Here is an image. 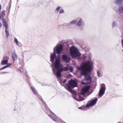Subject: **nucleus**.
Instances as JSON below:
<instances>
[{"instance_id": "2", "label": "nucleus", "mask_w": 123, "mask_h": 123, "mask_svg": "<svg viewBox=\"0 0 123 123\" xmlns=\"http://www.w3.org/2000/svg\"><path fill=\"white\" fill-rule=\"evenodd\" d=\"M63 47L62 45L61 44H57L53 48L54 52L52 54L51 53L50 56V60L52 63V66L54 64V60L58 57V56L61 51L63 50Z\"/></svg>"}, {"instance_id": "1", "label": "nucleus", "mask_w": 123, "mask_h": 123, "mask_svg": "<svg viewBox=\"0 0 123 123\" xmlns=\"http://www.w3.org/2000/svg\"><path fill=\"white\" fill-rule=\"evenodd\" d=\"M93 63L92 61H88L84 63L78 68L80 72V75H84L85 80L82 82L81 84L84 85H88L92 83V78L88 74L92 70Z\"/></svg>"}, {"instance_id": "17", "label": "nucleus", "mask_w": 123, "mask_h": 123, "mask_svg": "<svg viewBox=\"0 0 123 123\" xmlns=\"http://www.w3.org/2000/svg\"><path fill=\"white\" fill-rule=\"evenodd\" d=\"M8 62V61L7 60H3L1 62V64L2 65L6 64H7Z\"/></svg>"}, {"instance_id": "24", "label": "nucleus", "mask_w": 123, "mask_h": 123, "mask_svg": "<svg viewBox=\"0 0 123 123\" xmlns=\"http://www.w3.org/2000/svg\"><path fill=\"white\" fill-rule=\"evenodd\" d=\"M64 12V10L63 9L60 10L59 12L60 14H62Z\"/></svg>"}, {"instance_id": "32", "label": "nucleus", "mask_w": 123, "mask_h": 123, "mask_svg": "<svg viewBox=\"0 0 123 123\" xmlns=\"http://www.w3.org/2000/svg\"><path fill=\"white\" fill-rule=\"evenodd\" d=\"M86 58V56H85V55H84L83 56V58H84V59H85Z\"/></svg>"}, {"instance_id": "13", "label": "nucleus", "mask_w": 123, "mask_h": 123, "mask_svg": "<svg viewBox=\"0 0 123 123\" xmlns=\"http://www.w3.org/2000/svg\"><path fill=\"white\" fill-rule=\"evenodd\" d=\"M114 2L116 4L121 5L123 2V0H115Z\"/></svg>"}, {"instance_id": "10", "label": "nucleus", "mask_w": 123, "mask_h": 123, "mask_svg": "<svg viewBox=\"0 0 123 123\" xmlns=\"http://www.w3.org/2000/svg\"><path fill=\"white\" fill-rule=\"evenodd\" d=\"M12 59L13 60V62H14L15 61L17 60L18 57V55L16 53L15 50H14L12 51Z\"/></svg>"}, {"instance_id": "30", "label": "nucleus", "mask_w": 123, "mask_h": 123, "mask_svg": "<svg viewBox=\"0 0 123 123\" xmlns=\"http://www.w3.org/2000/svg\"><path fill=\"white\" fill-rule=\"evenodd\" d=\"M67 81V80L66 79H65L64 80L62 84L65 83Z\"/></svg>"}, {"instance_id": "11", "label": "nucleus", "mask_w": 123, "mask_h": 123, "mask_svg": "<svg viewBox=\"0 0 123 123\" xmlns=\"http://www.w3.org/2000/svg\"><path fill=\"white\" fill-rule=\"evenodd\" d=\"M62 59L64 62L66 63L69 62L70 60V57L66 55H62Z\"/></svg>"}, {"instance_id": "6", "label": "nucleus", "mask_w": 123, "mask_h": 123, "mask_svg": "<svg viewBox=\"0 0 123 123\" xmlns=\"http://www.w3.org/2000/svg\"><path fill=\"white\" fill-rule=\"evenodd\" d=\"M90 87L89 86H86L83 87L81 89V94L82 95H84V96L86 97L88 96L90 94H88L86 95V93H87V92L89 90Z\"/></svg>"}, {"instance_id": "28", "label": "nucleus", "mask_w": 123, "mask_h": 123, "mask_svg": "<svg viewBox=\"0 0 123 123\" xmlns=\"http://www.w3.org/2000/svg\"><path fill=\"white\" fill-rule=\"evenodd\" d=\"M7 65L6 66H4V67H3V68H0V70H2L3 69H4L6 68H7Z\"/></svg>"}, {"instance_id": "35", "label": "nucleus", "mask_w": 123, "mask_h": 123, "mask_svg": "<svg viewBox=\"0 0 123 123\" xmlns=\"http://www.w3.org/2000/svg\"><path fill=\"white\" fill-rule=\"evenodd\" d=\"M7 73L8 72H3L2 73V74L4 73Z\"/></svg>"}, {"instance_id": "34", "label": "nucleus", "mask_w": 123, "mask_h": 123, "mask_svg": "<svg viewBox=\"0 0 123 123\" xmlns=\"http://www.w3.org/2000/svg\"><path fill=\"white\" fill-rule=\"evenodd\" d=\"M9 35H6V38H7L8 37V36Z\"/></svg>"}, {"instance_id": "40", "label": "nucleus", "mask_w": 123, "mask_h": 123, "mask_svg": "<svg viewBox=\"0 0 123 123\" xmlns=\"http://www.w3.org/2000/svg\"><path fill=\"white\" fill-rule=\"evenodd\" d=\"M51 112H52V114H53L54 115H55V114H54V113H53V112H52V111H51Z\"/></svg>"}, {"instance_id": "21", "label": "nucleus", "mask_w": 123, "mask_h": 123, "mask_svg": "<svg viewBox=\"0 0 123 123\" xmlns=\"http://www.w3.org/2000/svg\"><path fill=\"white\" fill-rule=\"evenodd\" d=\"M77 22V20H74L70 22V24H75Z\"/></svg>"}, {"instance_id": "42", "label": "nucleus", "mask_w": 123, "mask_h": 123, "mask_svg": "<svg viewBox=\"0 0 123 123\" xmlns=\"http://www.w3.org/2000/svg\"><path fill=\"white\" fill-rule=\"evenodd\" d=\"M1 18V16H0V19Z\"/></svg>"}, {"instance_id": "8", "label": "nucleus", "mask_w": 123, "mask_h": 123, "mask_svg": "<svg viewBox=\"0 0 123 123\" xmlns=\"http://www.w3.org/2000/svg\"><path fill=\"white\" fill-rule=\"evenodd\" d=\"M2 20L3 22V25L5 27V33L6 35H9L8 29V26L7 24L6 21L4 18L2 19Z\"/></svg>"}, {"instance_id": "38", "label": "nucleus", "mask_w": 123, "mask_h": 123, "mask_svg": "<svg viewBox=\"0 0 123 123\" xmlns=\"http://www.w3.org/2000/svg\"><path fill=\"white\" fill-rule=\"evenodd\" d=\"M62 83H61V85H62V86L63 85H64V83L62 84Z\"/></svg>"}, {"instance_id": "37", "label": "nucleus", "mask_w": 123, "mask_h": 123, "mask_svg": "<svg viewBox=\"0 0 123 123\" xmlns=\"http://www.w3.org/2000/svg\"><path fill=\"white\" fill-rule=\"evenodd\" d=\"M82 107H80L79 108L80 109H82Z\"/></svg>"}, {"instance_id": "26", "label": "nucleus", "mask_w": 123, "mask_h": 123, "mask_svg": "<svg viewBox=\"0 0 123 123\" xmlns=\"http://www.w3.org/2000/svg\"><path fill=\"white\" fill-rule=\"evenodd\" d=\"M116 23L115 22H113L112 23V27H114L116 26Z\"/></svg>"}, {"instance_id": "33", "label": "nucleus", "mask_w": 123, "mask_h": 123, "mask_svg": "<svg viewBox=\"0 0 123 123\" xmlns=\"http://www.w3.org/2000/svg\"><path fill=\"white\" fill-rule=\"evenodd\" d=\"M38 97L39 98L41 99L40 98H42L40 96H38Z\"/></svg>"}, {"instance_id": "29", "label": "nucleus", "mask_w": 123, "mask_h": 123, "mask_svg": "<svg viewBox=\"0 0 123 123\" xmlns=\"http://www.w3.org/2000/svg\"><path fill=\"white\" fill-rule=\"evenodd\" d=\"M69 69L70 70V72H72L73 70V68H69Z\"/></svg>"}, {"instance_id": "14", "label": "nucleus", "mask_w": 123, "mask_h": 123, "mask_svg": "<svg viewBox=\"0 0 123 123\" xmlns=\"http://www.w3.org/2000/svg\"><path fill=\"white\" fill-rule=\"evenodd\" d=\"M74 98L75 100L79 101H82L84 99L80 95H79V99L76 98V97H74Z\"/></svg>"}, {"instance_id": "41", "label": "nucleus", "mask_w": 123, "mask_h": 123, "mask_svg": "<svg viewBox=\"0 0 123 123\" xmlns=\"http://www.w3.org/2000/svg\"><path fill=\"white\" fill-rule=\"evenodd\" d=\"M1 5H0V10H1Z\"/></svg>"}, {"instance_id": "39", "label": "nucleus", "mask_w": 123, "mask_h": 123, "mask_svg": "<svg viewBox=\"0 0 123 123\" xmlns=\"http://www.w3.org/2000/svg\"><path fill=\"white\" fill-rule=\"evenodd\" d=\"M18 70V71H20V73L21 72V70Z\"/></svg>"}, {"instance_id": "31", "label": "nucleus", "mask_w": 123, "mask_h": 123, "mask_svg": "<svg viewBox=\"0 0 123 123\" xmlns=\"http://www.w3.org/2000/svg\"><path fill=\"white\" fill-rule=\"evenodd\" d=\"M11 65V63H8L7 64V67H8L9 66H10Z\"/></svg>"}, {"instance_id": "15", "label": "nucleus", "mask_w": 123, "mask_h": 123, "mask_svg": "<svg viewBox=\"0 0 123 123\" xmlns=\"http://www.w3.org/2000/svg\"><path fill=\"white\" fill-rule=\"evenodd\" d=\"M14 110L17 112H19L21 111V107L19 106L16 105L15 106Z\"/></svg>"}, {"instance_id": "9", "label": "nucleus", "mask_w": 123, "mask_h": 123, "mask_svg": "<svg viewBox=\"0 0 123 123\" xmlns=\"http://www.w3.org/2000/svg\"><path fill=\"white\" fill-rule=\"evenodd\" d=\"M101 88L99 91V95L102 96L105 93V85L104 84L101 85Z\"/></svg>"}, {"instance_id": "27", "label": "nucleus", "mask_w": 123, "mask_h": 123, "mask_svg": "<svg viewBox=\"0 0 123 123\" xmlns=\"http://www.w3.org/2000/svg\"><path fill=\"white\" fill-rule=\"evenodd\" d=\"M97 75L98 77H99L100 76V74L99 71H98L97 72Z\"/></svg>"}, {"instance_id": "4", "label": "nucleus", "mask_w": 123, "mask_h": 123, "mask_svg": "<svg viewBox=\"0 0 123 123\" xmlns=\"http://www.w3.org/2000/svg\"><path fill=\"white\" fill-rule=\"evenodd\" d=\"M70 53L73 58H75L80 56L81 55L79 52V49L74 46H72L70 48Z\"/></svg>"}, {"instance_id": "23", "label": "nucleus", "mask_w": 123, "mask_h": 123, "mask_svg": "<svg viewBox=\"0 0 123 123\" xmlns=\"http://www.w3.org/2000/svg\"><path fill=\"white\" fill-rule=\"evenodd\" d=\"M14 41L16 43L17 45L18 46V40L17 39L15 38H14Z\"/></svg>"}, {"instance_id": "20", "label": "nucleus", "mask_w": 123, "mask_h": 123, "mask_svg": "<svg viewBox=\"0 0 123 123\" xmlns=\"http://www.w3.org/2000/svg\"><path fill=\"white\" fill-rule=\"evenodd\" d=\"M118 11L119 13L123 12V7H119L118 9Z\"/></svg>"}, {"instance_id": "3", "label": "nucleus", "mask_w": 123, "mask_h": 123, "mask_svg": "<svg viewBox=\"0 0 123 123\" xmlns=\"http://www.w3.org/2000/svg\"><path fill=\"white\" fill-rule=\"evenodd\" d=\"M61 66V65L60 64V58L58 55V57L56 58L55 61L54 65L55 68H52L53 73L54 74H55V72L56 71V70L57 71L56 73V76L57 77L60 78L62 76L61 73L63 71V70L62 68H60ZM51 67L53 68V66Z\"/></svg>"}, {"instance_id": "12", "label": "nucleus", "mask_w": 123, "mask_h": 123, "mask_svg": "<svg viewBox=\"0 0 123 123\" xmlns=\"http://www.w3.org/2000/svg\"><path fill=\"white\" fill-rule=\"evenodd\" d=\"M83 20L81 18H80L78 20L77 23V26L79 28H80L82 25Z\"/></svg>"}, {"instance_id": "5", "label": "nucleus", "mask_w": 123, "mask_h": 123, "mask_svg": "<svg viewBox=\"0 0 123 123\" xmlns=\"http://www.w3.org/2000/svg\"><path fill=\"white\" fill-rule=\"evenodd\" d=\"M68 84L67 85V87H65V88L71 93H74V91L72 90V88L77 86V82L73 80H71L68 81Z\"/></svg>"}, {"instance_id": "25", "label": "nucleus", "mask_w": 123, "mask_h": 123, "mask_svg": "<svg viewBox=\"0 0 123 123\" xmlns=\"http://www.w3.org/2000/svg\"><path fill=\"white\" fill-rule=\"evenodd\" d=\"M5 15V11H3L1 13V15L3 17V18H3V16Z\"/></svg>"}, {"instance_id": "7", "label": "nucleus", "mask_w": 123, "mask_h": 123, "mask_svg": "<svg viewBox=\"0 0 123 123\" xmlns=\"http://www.w3.org/2000/svg\"><path fill=\"white\" fill-rule=\"evenodd\" d=\"M97 100V98H96L92 100L88 101V103L86 105V107H88L93 106L96 103Z\"/></svg>"}, {"instance_id": "19", "label": "nucleus", "mask_w": 123, "mask_h": 123, "mask_svg": "<svg viewBox=\"0 0 123 123\" xmlns=\"http://www.w3.org/2000/svg\"><path fill=\"white\" fill-rule=\"evenodd\" d=\"M62 66L60 67V68H61L63 69V71H67L68 70H69V68L67 67H63V68H62L61 67Z\"/></svg>"}, {"instance_id": "22", "label": "nucleus", "mask_w": 123, "mask_h": 123, "mask_svg": "<svg viewBox=\"0 0 123 123\" xmlns=\"http://www.w3.org/2000/svg\"><path fill=\"white\" fill-rule=\"evenodd\" d=\"M61 6H58L57 7L56 9L55 10V11L57 12H58L60 10V9L61 8Z\"/></svg>"}, {"instance_id": "43", "label": "nucleus", "mask_w": 123, "mask_h": 123, "mask_svg": "<svg viewBox=\"0 0 123 123\" xmlns=\"http://www.w3.org/2000/svg\"><path fill=\"white\" fill-rule=\"evenodd\" d=\"M118 123H121L120 122H119Z\"/></svg>"}, {"instance_id": "36", "label": "nucleus", "mask_w": 123, "mask_h": 123, "mask_svg": "<svg viewBox=\"0 0 123 123\" xmlns=\"http://www.w3.org/2000/svg\"><path fill=\"white\" fill-rule=\"evenodd\" d=\"M1 24L0 23V28H1Z\"/></svg>"}, {"instance_id": "16", "label": "nucleus", "mask_w": 123, "mask_h": 123, "mask_svg": "<svg viewBox=\"0 0 123 123\" xmlns=\"http://www.w3.org/2000/svg\"><path fill=\"white\" fill-rule=\"evenodd\" d=\"M48 116L51 118L55 122H57V119L55 117H54L52 115L49 114L48 115Z\"/></svg>"}, {"instance_id": "18", "label": "nucleus", "mask_w": 123, "mask_h": 123, "mask_svg": "<svg viewBox=\"0 0 123 123\" xmlns=\"http://www.w3.org/2000/svg\"><path fill=\"white\" fill-rule=\"evenodd\" d=\"M31 89L32 90V92L35 94H37V92L36 91L35 89L33 87L31 86Z\"/></svg>"}]
</instances>
